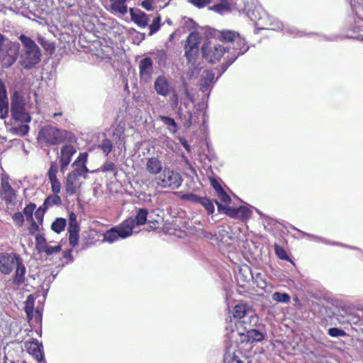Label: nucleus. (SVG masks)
<instances>
[{
	"mask_svg": "<svg viewBox=\"0 0 363 363\" xmlns=\"http://www.w3.org/2000/svg\"><path fill=\"white\" fill-rule=\"evenodd\" d=\"M79 226L78 223L69 224L68 233L69 234H79Z\"/></svg>",
	"mask_w": 363,
	"mask_h": 363,
	"instance_id": "obj_61",
	"label": "nucleus"
},
{
	"mask_svg": "<svg viewBox=\"0 0 363 363\" xmlns=\"http://www.w3.org/2000/svg\"><path fill=\"white\" fill-rule=\"evenodd\" d=\"M79 177L74 172H69L66 177L65 190L69 195H73L76 193L77 188V182Z\"/></svg>",
	"mask_w": 363,
	"mask_h": 363,
	"instance_id": "obj_22",
	"label": "nucleus"
},
{
	"mask_svg": "<svg viewBox=\"0 0 363 363\" xmlns=\"http://www.w3.org/2000/svg\"><path fill=\"white\" fill-rule=\"evenodd\" d=\"M184 199L192 201L194 203H199V202L201 201L202 198L201 196H199L195 194H187L182 196Z\"/></svg>",
	"mask_w": 363,
	"mask_h": 363,
	"instance_id": "obj_52",
	"label": "nucleus"
},
{
	"mask_svg": "<svg viewBox=\"0 0 363 363\" xmlns=\"http://www.w3.org/2000/svg\"><path fill=\"white\" fill-rule=\"evenodd\" d=\"M99 171L102 172H113L114 176L117 175V168L116 164L111 161L107 160L103 165L101 166Z\"/></svg>",
	"mask_w": 363,
	"mask_h": 363,
	"instance_id": "obj_35",
	"label": "nucleus"
},
{
	"mask_svg": "<svg viewBox=\"0 0 363 363\" xmlns=\"http://www.w3.org/2000/svg\"><path fill=\"white\" fill-rule=\"evenodd\" d=\"M21 257L16 253L1 252L0 253V272L4 275L10 274Z\"/></svg>",
	"mask_w": 363,
	"mask_h": 363,
	"instance_id": "obj_9",
	"label": "nucleus"
},
{
	"mask_svg": "<svg viewBox=\"0 0 363 363\" xmlns=\"http://www.w3.org/2000/svg\"><path fill=\"white\" fill-rule=\"evenodd\" d=\"M87 157L88 154L86 152H80L76 160L72 164L74 169L71 172H74L79 178L80 177L86 178L89 172V169L86 166Z\"/></svg>",
	"mask_w": 363,
	"mask_h": 363,
	"instance_id": "obj_11",
	"label": "nucleus"
},
{
	"mask_svg": "<svg viewBox=\"0 0 363 363\" xmlns=\"http://www.w3.org/2000/svg\"><path fill=\"white\" fill-rule=\"evenodd\" d=\"M113 145L112 142L108 138L102 140L99 145V148L102 150L103 153L106 156H108V154L113 150Z\"/></svg>",
	"mask_w": 363,
	"mask_h": 363,
	"instance_id": "obj_37",
	"label": "nucleus"
},
{
	"mask_svg": "<svg viewBox=\"0 0 363 363\" xmlns=\"http://www.w3.org/2000/svg\"><path fill=\"white\" fill-rule=\"evenodd\" d=\"M61 203L62 199L60 196H59L57 194H54V195L49 196L45 199L43 204V206L45 207V209H48L49 207L52 206H58L60 205Z\"/></svg>",
	"mask_w": 363,
	"mask_h": 363,
	"instance_id": "obj_31",
	"label": "nucleus"
},
{
	"mask_svg": "<svg viewBox=\"0 0 363 363\" xmlns=\"http://www.w3.org/2000/svg\"><path fill=\"white\" fill-rule=\"evenodd\" d=\"M15 130L17 135L20 136H24L28 133L29 130V126L28 125H21L15 128Z\"/></svg>",
	"mask_w": 363,
	"mask_h": 363,
	"instance_id": "obj_54",
	"label": "nucleus"
},
{
	"mask_svg": "<svg viewBox=\"0 0 363 363\" xmlns=\"http://www.w3.org/2000/svg\"><path fill=\"white\" fill-rule=\"evenodd\" d=\"M11 112L12 118L15 121L28 123L30 121V116L26 111L25 100L17 94H15L11 99Z\"/></svg>",
	"mask_w": 363,
	"mask_h": 363,
	"instance_id": "obj_7",
	"label": "nucleus"
},
{
	"mask_svg": "<svg viewBox=\"0 0 363 363\" xmlns=\"http://www.w3.org/2000/svg\"><path fill=\"white\" fill-rule=\"evenodd\" d=\"M79 238V234H69V242L72 247L78 245Z\"/></svg>",
	"mask_w": 363,
	"mask_h": 363,
	"instance_id": "obj_59",
	"label": "nucleus"
},
{
	"mask_svg": "<svg viewBox=\"0 0 363 363\" xmlns=\"http://www.w3.org/2000/svg\"><path fill=\"white\" fill-rule=\"evenodd\" d=\"M40 346L37 341L26 343L27 351L35 358L38 362H41L43 360V354Z\"/></svg>",
	"mask_w": 363,
	"mask_h": 363,
	"instance_id": "obj_19",
	"label": "nucleus"
},
{
	"mask_svg": "<svg viewBox=\"0 0 363 363\" xmlns=\"http://www.w3.org/2000/svg\"><path fill=\"white\" fill-rule=\"evenodd\" d=\"M63 257L66 259H69L70 262H72L73 257L72 255V250H65L63 252Z\"/></svg>",
	"mask_w": 363,
	"mask_h": 363,
	"instance_id": "obj_64",
	"label": "nucleus"
},
{
	"mask_svg": "<svg viewBox=\"0 0 363 363\" xmlns=\"http://www.w3.org/2000/svg\"><path fill=\"white\" fill-rule=\"evenodd\" d=\"M61 251V245L50 246L47 245L43 252H45L47 255H51Z\"/></svg>",
	"mask_w": 363,
	"mask_h": 363,
	"instance_id": "obj_51",
	"label": "nucleus"
},
{
	"mask_svg": "<svg viewBox=\"0 0 363 363\" xmlns=\"http://www.w3.org/2000/svg\"><path fill=\"white\" fill-rule=\"evenodd\" d=\"M238 218H249L252 213L249 208H247L245 206H240V208H238Z\"/></svg>",
	"mask_w": 363,
	"mask_h": 363,
	"instance_id": "obj_50",
	"label": "nucleus"
},
{
	"mask_svg": "<svg viewBox=\"0 0 363 363\" xmlns=\"http://www.w3.org/2000/svg\"><path fill=\"white\" fill-rule=\"evenodd\" d=\"M152 2L153 0H144L142 1L141 6L147 11H152L153 10Z\"/></svg>",
	"mask_w": 363,
	"mask_h": 363,
	"instance_id": "obj_62",
	"label": "nucleus"
},
{
	"mask_svg": "<svg viewBox=\"0 0 363 363\" xmlns=\"http://www.w3.org/2000/svg\"><path fill=\"white\" fill-rule=\"evenodd\" d=\"M0 196L7 205H15L16 203V191L11 187L9 182L4 179L1 182Z\"/></svg>",
	"mask_w": 363,
	"mask_h": 363,
	"instance_id": "obj_10",
	"label": "nucleus"
},
{
	"mask_svg": "<svg viewBox=\"0 0 363 363\" xmlns=\"http://www.w3.org/2000/svg\"><path fill=\"white\" fill-rule=\"evenodd\" d=\"M272 299L277 302L287 303L290 301V296L286 293L276 291L272 294Z\"/></svg>",
	"mask_w": 363,
	"mask_h": 363,
	"instance_id": "obj_38",
	"label": "nucleus"
},
{
	"mask_svg": "<svg viewBox=\"0 0 363 363\" xmlns=\"http://www.w3.org/2000/svg\"><path fill=\"white\" fill-rule=\"evenodd\" d=\"M1 52H4L1 55V66L4 68H9L13 65L17 60L19 55L20 44L18 42H9Z\"/></svg>",
	"mask_w": 363,
	"mask_h": 363,
	"instance_id": "obj_8",
	"label": "nucleus"
},
{
	"mask_svg": "<svg viewBox=\"0 0 363 363\" xmlns=\"http://www.w3.org/2000/svg\"><path fill=\"white\" fill-rule=\"evenodd\" d=\"M76 148L71 145H65L60 150L59 156L60 163V171L64 173L67 167L71 162L72 156L76 153Z\"/></svg>",
	"mask_w": 363,
	"mask_h": 363,
	"instance_id": "obj_12",
	"label": "nucleus"
},
{
	"mask_svg": "<svg viewBox=\"0 0 363 363\" xmlns=\"http://www.w3.org/2000/svg\"><path fill=\"white\" fill-rule=\"evenodd\" d=\"M207 211L208 214H213L214 212V205L212 201L206 197H203L201 201L199 202Z\"/></svg>",
	"mask_w": 363,
	"mask_h": 363,
	"instance_id": "obj_40",
	"label": "nucleus"
},
{
	"mask_svg": "<svg viewBox=\"0 0 363 363\" xmlns=\"http://www.w3.org/2000/svg\"><path fill=\"white\" fill-rule=\"evenodd\" d=\"M228 357H225L224 359V363H244L247 359L244 356H239L236 354H233L232 357L229 355Z\"/></svg>",
	"mask_w": 363,
	"mask_h": 363,
	"instance_id": "obj_42",
	"label": "nucleus"
},
{
	"mask_svg": "<svg viewBox=\"0 0 363 363\" xmlns=\"http://www.w3.org/2000/svg\"><path fill=\"white\" fill-rule=\"evenodd\" d=\"M146 170L150 174L156 175L162 170V162L157 157L148 158L146 162Z\"/></svg>",
	"mask_w": 363,
	"mask_h": 363,
	"instance_id": "obj_21",
	"label": "nucleus"
},
{
	"mask_svg": "<svg viewBox=\"0 0 363 363\" xmlns=\"http://www.w3.org/2000/svg\"><path fill=\"white\" fill-rule=\"evenodd\" d=\"M154 88L158 95L167 96L171 92V85L164 75H160L155 79Z\"/></svg>",
	"mask_w": 363,
	"mask_h": 363,
	"instance_id": "obj_14",
	"label": "nucleus"
},
{
	"mask_svg": "<svg viewBox=\"0 0 363 363\" xmlns=\"http://www.w3.org/2000/svg\"><path fill=\"white\" fill-rule=\"evenodd\" d=\"M66 225H67L66 219H65L63 218H57L52 222V223L51 225V229L54 232L59 234L65 230Z\"/></svg>",
	"mask_w": 363,
	"mask_h": 363,
	"instance_id": "obj_30",
	"label": "nucleus"
},
{
	"mask_svg": "<svg viewBox=\"0 0 363 363\" xmlns=\"http://www.w3.org/2000/svg\"><path fill=\"white\" fill-rule=\"evenodd\" d=\"M131 20L140 28H145L148 25L150 18L147 14L138 9L134 11L133 9H130Z\"/></svg>",
	"mask_w": 363,
	"mask_h": 363,
	"instance_id": "obj_17",
	"label": "nucleus"
},
{
	"mask_svg": "<svg viewBox=\"0 0 363 363\" xmlns=\"http://www.w3.org/2000/svg\"><path fill=\"white\" fill-rule=\"evenodd\" d=\"M211 184L217 194L224 190L220 184L216 179H211Z\"/></svg>",
	"mask_w": 363,
	"mask_h": 363,
	"instance_id": "obj_58",
	"label": "nucleus"
},
{
	"mask_svg": "<svg viewBox=\"0 0 363 363\" xmlns=\"http://www.w3.org/2000/svg\"><path fill=\"white\" fill-rule=\"evenodd\" d=\"M185 56L189 63L196 62V60L199 55V48H184Z\"/></svg>",
	"mask_w": 363,
	"mask_h": 363,
	"instance_id": "obj_28",
	"label": "nucleus"
},
{
	"mask_svg": "<svg viewBox=\"0 0 363 363\" xmlns=\"http://www.w3.org/2000/svg\"><path fill=\"white\" fill-rule=\"evenodd\" d=\"M255 279H252L254 282L257 284V286L261 289H264L267 286V284L264 280L261 277L260 273H257L255 276Z\"/></svg>",
	"mask_w": 363,
	"mask_h": 363,
	"instance_id": "obj_55",
	"label": "nucleus"
},
{
	"mask_svg": "<svg viewBox=\"0 0 363 363\" xmlns=\"http://www.w3.org/2000/svg\"><path fill=\"white\" fill-rule=\"evenodd\" d=\"M12 219L16 225L21 226L24 222V217L22 213L17 212L13 214Z\"/></svg>",
	"mask_w": 363,
	"mask_h": 363,
	"instance_id": "obj_53",
	"label": "nucleus"
},
{
	"mask_svg": "<svg viewBox=\"0 0 363 363\" xmlns=\"http://www.w3.org/2000/svg\"><path fill=\"white\" fill-rule=\"evenodd\" d=\"M39 230V225L35 221H32L30 227L29 228V232L30 234H34L35 232Z\"/></svg>",
	"mask_w": 363,
	"mask_h": 363,
	"instance_id": "obj_63",
	"label": "nucleus"
},
{
	"mask_svg": "<svg viewBox=\"0 0 363 363\" xmlns=\"http://www.w3.org/2000/svg\"><path fill=\"white\" fill-rule=\"evenodd\" d=\"M225 213L231 218H238V208L228 206L225 208Z\"/></svg>",
	"mask_w": 363,
	"mask_h": 363,
	"instance_id": "obj_57",
	"label": "nucleus"
},
{
	"mask_svg": "<svg viewBox=\"0 0 363 363\" xmlns=\"http://www.w3.org/2000/svg\"><path fill=\"white\" fill-rule=\"evenodd\" d=\"M46 210L47 209H45V207L41 206L35 212V217L40 223H43L44 213Z\"/></svg>",
	"mask_w": 363,
	"mask_h": 363,
	"instance_id": "obj_56",
	"label": "nucleus"
},
{
	"mask_svg": "<svg viewBox=\"0 0 363 363\" xmlns=\"http://www.w3.org/2000/svg\"><path fill=\"white\" fill-rule=\"evenodd\" d=\"M37 40L38 43L46 50L52 52L55 50L54 45L50 43L48 40H46L41 35H38Z\"/></svg>",
	"mask_w": 363,
	"mask_h": 363,
	"instance_id": "obj_39",
	"label": "nucleus"
},
{
	"mask_svg": "<svg viewBox=\"0 0 363 363\" xmlns=\"http://www.w3.org/2000/svg\"><path fill=\"white\" fill-rule=\"evenodd\" d=\"M71 133L65 130L57 128L51 125H46L39 132L38 142L46 146L57 145L65 142L67 138L72 140L69 136Z\"/></svg>",
	"mask_w": 363,
	"mask_h": 363,
	"instance_id": "obj_3",
	"label": "nucleus"
},
{
	"mask_svg": "<svg viewBox=\"0 0 363 363\" xmlns=\"http://www.w3.org/2000/svg\"><path fill=\"white\" fill-rule=\"evenodd\" d=\"M160 21H161V16L158 15L157 17L155 18L152 23L150 25V33L149 35H152L154 33H155L157 31L159 30L160 28Z\"/></svg>",
	"mask_w": 363,
	"mask_h": 363,
	"instance_id": "obj_41",
	"label": "nucleus"
},
{
	"mask_svg": "<svg viewBox=\"0 0 363 363\" xmlns=\"http://www.w3.org/2000/svg\"><path fill=\"white\" fill-rule=\"evenodd\" d=\"M159 66H165L167 60V53L164 50H155L150 52Z\"/></svg>",
	"mask_w": 363,
	"mask_h": 363,
	"instance_id": "obj_26",
	"label": "nucleus"
},
{
	"mask_svg": "<svg viewBox=\"0 0 363 363\" xmlns=\"http://www.w3.org/2000/svg\"><path fill=\"white\" fill-rule=\"evenodd\" d=\"M200 43L201 37L199 33L196 31H193L188 35L184 48H199Z\"/></svg>",
	"mask_w": 363,
	"mask_h": 363,
	"instance_id": "obj_24",
	"label": "nucleus"
},
{
	"mask_svg": "<svg viewBox=\"0 0 363 363\" xmlns=\"http://www.w3.org/2000/svg\"><path fill=\"white\" fill-rule=\"evenodd\" d=\"M116 227L111 228L104 234V241L113 243L121 238V234Z\"/></svg>",
	"mask_w": 363,
	"mask_h": 363,
	"instance_id": "obj_27",
	"label": "nucleus"
},
{
	"mask_svg": "<svg viewBox=\"0 0 363 363\" xmlns=\"http://www.w3.org/2000/svg\"><path fill=\"white\" fill-rule=\"evenodd\" d=\"M9 113V99L4 83L0 79V118H5Z\"/></svg>",
	"mask_w": 363,
	"mask_h": 363,
	"instance_id": "obj_15",
	"label": "nucleus"
},
{
	"mask_svg": "<svg viewBox=\"0 0 363 363\" xmlns=\"http://www.w3.org/2000/svg\"><path fill=\"white\" fill-rule=\"evenodd\" d=\"M328 334L331 337H345L347 335V333L345 330L337 328H331L328 330Z\"/></svg>",
	"mask_w": 363,
	"mask_h": 363,
	"instance_id": "obj_45",
	"label": "nucleus"
},
{
	"mask_svg": "<svg viewBox=\"0 0 363 363\" xmlns=\"http://www.w3.org/2000/svg\"><path fill=\"white\" fill-rule=\"evenodd\" d=\"M215 74L212 71H205L202 74L201 90L206 91L214 79Z\"/></svg>",
	"mask_w": 363,
	"mask_h": 363,
	"instance_id": "obj_23",
	"label": "nucleus"
},
{
	"mask_svg": "<svg viewBox=\"0 0 363 363\" xmlns=\"http://www.w3.org/2000/svg\"><path fill=\"white\" fill-rule=\"evenodd\" d=\"M47 245L46 239L43 234H37L35 235V249L38 253H42Z\"/></svg>",
	"mask_w": 363,
	"mask_h": 363,
	"instance_id": "obj_33",
	"label": "nucleus"
},
{
	"mask_svg": "<svg viewBox=\"0 0 363 363\" xmlns=\"http://www.w3.org/2000/svg\"><path fill=\"white\" fill-rule=\"evenodd\" d=\"M203 57L208 62L215 63L219 61L222 57L227 60V50L224 45L214 44L211 42L204 43L201 48ZM228 66V61H225Z\"/></svg>",
	"mask_w": 363,
	"mask_h": 363,
	"instance_id": "obj_5",
	"label": "nucleus"
},
{
	"mask_svg": "<svg viewBox=\"0 0 363 363\" xmlns=\"http://www.w3.org/2000/svg\"><path fill=\"white\" fill-rule=\"evenodd\" d=\"M15 267L16 272L15 274L13 277V281L16 285L20 286L25 281V275L26 272V268L21 258L18 259Z\"/></svg>",
	"mask_w": 363,
	"mask_h": 363,
	"instance_id": "obj_18",
	"label": "nucleus"
},
{
	"mask_svg": "<svg viewBox=\"0 0 363 363\" xmlns=\"http://www.w3.org/2000/svg\"><path fill=\"white\" fill-rule=\"evenodd\" d=\"M181 175L170 169L164 168L162 174L157 178V183L162 188L178 189L182 183Z\"/></svg>",
	"mask_w": 363,
	"mask_h": 363,
	"instance_id": "obj_6",
	"label": "nucleus"
},
{
	"mask_svg": "<svg viewBox=\"0 0 363 363\" xmlns=\"http://www.w3.org/2000/svg\"><path fill=\"white\" fill-rule=\"evenodd\" d=\"M250 279H255V275L247 267L240 269L238 275V280L241 282V285H245Z\"/></svg>",
	"mask_w": 363,
	"mask_h": 363,
	"instance_id": "obj_25",
	"label": "nucleus"
},
{
	"mask_svg": "<svg viewBox=\"0 0 363 363\" xmlns=\"http://www.w3.org/2000/svg\"><path fill=\"white\" fill-rule=\"evenodd\" d=\"M244 330L246 331V336L248 341L251 342H260L263 340L267 334L264 333L257 329H252L248 325H244Z\"/></svg>",
	"mask_w": 363,
	"mask_h": 363,
	"instance_id": "obj_20",
	"label": "nucleus"
},
{
	"mask_svg": "<svg viewBox=\"0 0 363 363\" xmlns=\"http://www.w3.org/2000/svg\"><path fill=\"white\" fill-rule=\"evenodd\" d=\"M274 250H275L276 255L281 259H283V260H289V259L286 252L285 251V250L283 247H281L276 244L274 245Z\"/></svg>",
	"mask_w": 363,
	"mask_h": 363,
	"instance_id": "obj_44",
	"label": "nucleus"
},
{
	"mask_svg": "<svg viewBox=\"0 0 363 363\" xmlns=\"http://www.w3.org/2000/svg\"><path fill=\"white\" fill-rule=\"evenodd\" d=\"M213 0H188L197 9H203L213 2Z\"/></svg>",
	"mask_w": 363,
	"mask_h": 363,
	"instance_id": "obj_43",
	"label": "nucleus"
},
{
	"mask_svg": "<svg viewBox=\"0 0 363 363\" xmlns=\"http://www.w3.org/2000/svg\"><path fill=\"white\" fill-rule=\"evenodd\" d=\"M153 73V61L151 57H145L139 62V75L140 79L147 82Z\"/></svg>",
	"mask_w": 363,
	"mask_h": 363,
	"instance_id": "obj_13",
	"label": "nucleus"
},
{
	"mask_svg": "<svg viewBox=\"0 0 363 363\" xmlns=\"http://www.w3.org/2000/svg\"><path fill=\"white\" fill-rule=\"evenodd\" d=\"M218 38L220 41L226 43L228 65H231L240 55H243L249 47L240 35L231 30H223L219 31Z\"/></svg>",
	"mask_w": 363,
	"mask_h": 363,
	"instance_id": "obj_1",
	"label": "nucleus"
},
{
	"mask_svg": "<svg viewBox=\"0 0 363 363\" xmlns=\"http://www.w3.org/2000/svg\"><path fill=\"white\" fill-rule=\"evenodd\" d=\"M209 9L220 14H223L230 11L229 6L226 1L215 4L209 7Z\"/></svg>",
	"mask_w": 363,
	"mask_h": 363,
	"instance_id": "obj_36",
	"label": "nucleus"
},
{
	"mask_svg": "<svg viewBox=\"0 0 363 363\" xmlns=\"http://www.w3.org/2000/svg\"><path fill=\"white\" fill-rule=\"evenodd\" d=\"M58 172V165L56 162H52L49 168L48 175L49 179L57 178V173Z\"/></svg>",
	"mask_w": 363,
	"mask_h": 363,
	"instance_id": "obj_47",
	"label": "nucleus"
},
{
	"mask_svg": "<svg viewBox=\"0 0 363 363\" xmlns=\"http://www.w3.org/2000/svg\"><path fill=\"white\" fill-rule=\"evenodd\" d=\"M111 9L118 12L119 13L124 15L128 11V7L125 5V4H111Z\"/></svg>",
	"mask_w": 363,
	"mask_h": 363,
	"instance_id": "obj_49",
	"label": "nucleus"
},
{
	"mask_svg": "<svg viewBox=\"0 0 363 363\" xmlns=\"http://www.w3.org/2000/svg\"><path fill=\"white\" fill-rule=\"evenodd\" d=\"M51 184V189L55 194H57L60 192L61 184L57 178L49 179Z\"/></svg>",
	"mask_w": 363,
	"mask_h": 363,
	"instance_id": "obj_46",
	"label": "nucleus"
},
{
	"mask_svg": "<svg viewBox=\"0 0 363 363\" xmlns=\"http://www.w3.org/2000/svg\"><path fill=\"white\" fill-rule=\"evenodd\" d=\"M23 48L20 55V65L26 69H30L41 60V52L34 40L24 34L18 37Z\"/></svg>",
	"mask_w": 363,
	"mask_h": 363,
	"instance_id": "obj_2",
	"label": "nucleus"
},
{
	"mask_svg": "<svg viewBox=\"0 0 363 363\" xmlns=\"http://www.w3.org/2000/svg\"><path fill=\"white\" fill-rule=\"evenodd\" d=\"M148 212L145 208H139L137 211L135 218H134L135 220V225H143L147 221V216Z\"/></svg>",
	"mask_w": 363,
	"mask_h": 363,
	"instance_id": "obj_32",
	"label": "nucleus"
},
{
	"mask_svg": "<svg viewBox=\"0 0 363 363\" xmlns=\"http://www.w3.org/2000/svg\"><path fill=\"white\" fill-rule=\"evenodd\" d=\"M233 317L238 319L235 323L238 328H243L246 325L253 327L257 325L259 320L258 316L255 313L251 307L247 304L236 305L233 308Z\"/></svg>",
	"mask_w": 363,
	"mask_h": 363,
	"instance_id": "obj_4",
	"label": "nucleus"
},
{
	"mask_svg": "<svg viewBox=\"0 0 363 363\" xmlns=\"http://www.w3.org/2000/svg\"><path fill=\"white\" fill-rule=\"evenodd\" d=\"M35 207L34 203H30L24 208L23 213L26 215L28 220L33 219V213Z\"/></svg>",
	"mask_w": 363,
	"mask_h": 363,
	"instance_id": "obj_48",
	"label": "nucleus"
},
{
	"mask_svg": "<svg viewBox=\"0 0 363 363\" xmlns=\"http://www.w3.org/2000/svg\"><path fill=\"white\" fill-rule=\"evenodd\" d=\"M190 64L191 65L189 67V69L186 72V75L190 79H196L199 75L201 68L198 65H196V62H195L194 65L193 63Z\"/></svg>",
	"mask_w": 363,
	"mask_h": 363,
	"instance_id": "obj_34",
	"label": "nucleus"
},
{
	"mask_svg": "<svg viewBox=\"0 0 363 363\" xmlns=\"http://www.w3.org/2000/svg\"><path fill=\"white\" fill-rule=\"evenodd\" d=\"M160 119L167 127L170 133H176L177 132L178 128L174 119L165 116H160Z\"/></svg>",
	"mask_w": 363,
	"mask_h": 363,
	"instance_id": "obj_29",
	"label": "nucleus"
},
{
	"mask_svg": "<svg viewBox=\"0 0 363 363\" xmlns=\"http://www.w3.org/2000/svg\"><path fill=\"white\" fill-rule=\"evenodd\" d=\"M135 226L134 218L130 217L116 228L121 234V238L125 239L133 234V230Z\"/></svg>",
	"mask_w": 363,
	"mask_h": 363,
	"instance_id": "obj_16",
	"label": "nucleus"
},
{
	"mask_svg": "<svg viewBox=\"0 0 363 363\" xmlns=\"http://www.w3.org/2000/svg\"><path fill=\"white\" fill-rule=\"evenodd\" d=\"M220 201L223 203H230L231 201V199L230 196L225 191V190L222 191L219 194H217Z\"/></svg>",
	"mask_w": 363,
	"mask_h": 363,
	"instance_id": "obj_60",
	"label": "nucleus"
}]
</instances>
